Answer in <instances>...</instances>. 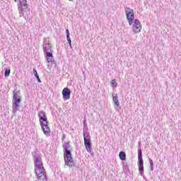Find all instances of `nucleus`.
Listing matches in <instances>:
<instances>
[{"instance_id":"obj_1","label":"nucleus","mask_w":181,"mask_h":181,"mask_svg":"<svg viewBox=\"0 0 181 181\" xmlns=\"http://www.w3.org/2000/svg\"><path fill=\"white\" fill-rule=\"evenodd\" d=\"M34 160V172L40 181H47V175H46V170L43 166V161L40 154H35L33 157Z\"/></svg>"},{"instance_id":"obj_2","label":"nucleus","mask_w":181,"mask_h":181,"mask_svg":"<svg viewBox=\"0 0 181 181\" xmlns=\"http://www.w3.org/2000/svg\"><path fill=\"white\" fill-rule=\"evenodd\" d=\"M125 13L129 26L133 25L132 30L134 33H140L141 30H142V24H141L139 20L135 19V12L134 10L127 7L125 9Z\"/></svg>"},{"instance_id":"obj_3","label":"nucleus","mask_w":181,"mask_h":181,"mask_svg":"<svg viewBox=\"0 0 181 181\" xmlns=\"http://www.w3.org/2000/svg\"><path fill=\"white\" fill-rule=\"evenodd\" d=\"M38 117L42 131L46 136H50V127H49L46 112L43 110L40 111Z\"/></svg>"},{"instance_id":"obj_4","label":"nucleus","mask_w":181,"mask_h":181,"mask_svg":"<svg viewBox=\"0 0 181 181\" xmlns=\"http://www.w3.org/2000/svg\"><path fill=\"white\" fill-rule=\"evenodd\" d=\"M62 146L65 150L64 152L65 165L66 166H69V168H74V166H76V164H74V161L73 160V156L71 155V151H70V143L64 142Z\"/></svg>"},{"instance_id":"obj_5","label":"nucleus","mask_w":181,"mask_h":181,"mask_svg":"<svg viewBox=\"0 0 181 181\" xmlns=\"http://www.w3.org/2000/svg\"><path fill=\"white\" fill-rule=\"evenodd\" d=\"M18 6L20 16H23V12H28V10L29 9L28 1L26 0H18Z\"/></svg>"},{"instance_id":"obj_6","label":"nucleus","mask_w":181,"mask_h":181,"mask_svg":"<svg viewBox=\"0 0 181 181\" xmlns=\"http://www.w3.org/2000/svg\"><path fill=\"white\" fill-rule=\"evenodd\" d=\"M83 141L86 149L90 153L91 152V139H90V134L88 132H83Z\"/></svg>"},{"instance_id":"obj_7","label":"nucleus","mask_w":181,"mask_h":181,"mask_svg":"<svg viewBox=\"0 0 181 181\" xmlns=\"http://www.w3.org/2000/svg\"><path fill=\"white\" fill-rule=\"evenodd\" d=\"M138 166L141 176L144 175V159H142V150H138Z\"/></svg>"},{"instance_id":"obj_8","label":"nucleus","mask_w":181,"mask_h":181,"mask_svg":"<svg viewBox=\"0 0 181 181\" xmlns=\"http://www.w3.org/2000/svg\"><path fill=\"white\" fill-rule=\"evenodd\" d=\"M71 90L69 88H64L62 90V97L64 100H70Z\"/></svg>"},{"instance_id":"obj_9","label":"nucleus","mask_w":181,"mask_h":181,"mask_svg":"<svg viewBox=\"0 0 181 181\" xmlns=\"http://www.w3.org/2000/svg\"><path fill=\"white\" fill-rule=\"evenodd\" d=\"M19 95H21V91L13 90V103H21L22 101V99H21Z\"/></svg>"},{"instance_id":"obj_10","label":"nucleus","mask_w":181,"mask_h":181,"mask_svg":"<svg viewBox=\"0 0 181 181\" xmlns=\"http://www.w3.org/2000/svg\"><path fill=\"white\" fill-rule=\"evenodd\" d=\"M45 57L47 59V63H52V62H54V59H53V54L52 52H45Z\"/></svg>"},{"instance_id":"obj_11","label":"nucleus","mask_w":181,"mask_h":181,"mask_svg":"<svg viewBox=\"0 0 181 181\" xmlns=\"http://www.w3.org/2000/svg\"><path fill=\"white\" fill-rule=\"evenodd\" d=\"M43 51L45 52V53H47V52H52V46L49 42H45V44L43 45Z\"/></svg>"},{"instance_id":"obj_12","label":"nucleus","mask_w":181,"mask_h":181,"mask_svg":"<svg viewBox=\"0 0 181 181\" xmlns=\"http://www.w3.org/2000/svg\"><path fill=\"white\" fill-rule=\"evenodd\" d=\"M20 104H21V102H13V106H12L13 114H16V112H18V110H19Z\"/></svg>"},{"instance_id":"obj_13","label":"nucleus","mask_w":181,"mask_h":181,"mask_svg":"<svg viewBox=\"0 0 181 181\" xmlns=\"http://www.w3.org/2000/svg\"><path fill=\"white\" fill-rule=\"evenodd\" d=\"M66 33L67 42L70 46L71 49H73V47L71 46V38H70V31H69V29L66 30Z\"/></svg>"},{"instance_id":"obj_14","label":"nucleus","mask_w":181,"mask_h":181,"mask_svg":"<svg viewBox=\"0 0 181 181\" xmlns=\"http://www.w3.org/2000/svg\"><path fill=\"white\" fill-rule=\"evenodd\" d=\"M119 158L121 160H125L127 159V154H125V152L120 151L119 153Z\"/></svg>"},{"instance_id":"obj_15","label":"nucleus","mask_w":181,"mask_h":181,"mask_svg":"<svg viewBox=\"0 0 181 181\" xmlns=\"http://www.w3.org/2000/svg\"><path fill=\"white\" fill-rule=\"evenodd\" d=\"M112 98L115 105H117V107H119V100H118V95H115L114 94H112Z\"/></svg>"},{"instance_id":"obj_16","label":"nucleus","mask_w":181,"mask_h":181,"mask_svg":"<svg viewBox=\"0 0 181 181\" xmlns=\"http://www.w3.org/2000/svg\"><path fill=\"white\" fill-rule=\"evenodd\" d=\"M123 170L125 173H128V172H129V165H128L127 163H123Z\"/></svg>"},{"instance_id":"obj_17","label":"nucleus","mask_w":181,"mask_h":181,"mask_svg":"<svg viewBox=\"0 0 181 181\" xmlns=\"http://www.w3.org/2000/svg\"><path fill=\"white\" fill-rule=\"evenodd\" d=\"M33 74L35 77H36L38 83H42V81L40 80V78H39V75L37 74V71H36V69H33Z\"/></svg>"},{"instance_id":"obj_18","label":"nucleus","mask_w":181,"mask_h":181,"mask_svg":"<svg viewBox=\"0 0 181 181\" xmlns=\"http://www.w3.org/2000/svg\"><path fill=\"white\" fill-rule=\"evenodd\" d=\"M112 87H117V80L115 79H112L111 81V83H110Z\"/></svg>"},{"instance_id":"obj_19","label":"nucleus","mask_w":181,"mask_h":181,"mask_svg":"<svg viewBox=\"0 0 181 181\" xmlns=\"http://www.w3.org/2000/svg\"><path fill=\"white\" fill-rule=\"evenodd\" d=\"M9 74H11V69H6L4 72L5 77H9Z\"/></svg>"},{"instance_id":"obj_20","label":"nucleus","mask_w":181,"mask_h":181,"mask_svg":"<svg viewBox=\"0 0 181 181\" xmlns=\"http://www.w3.org/2000/svg\"><path fill=\"white\" fill-rule=\"evenodd\" d=\"M149 163H150V169L151 171L153 170V160L152 159L149 158Z\"/></svg>"},{"instance_id":"obj_21","label":"nucleus","mask_w":181,"mask_h":181,"mask_svg":"<svg viewBox=\"0 0 181 181\" xmlns=\"http://www.w3.org/2000/svg\"><path fill=\"white\" fill-rule=\"evenodd\" d=\"M69 2H73V1H74V0H69Z\"/></svg>"},{"instance_id":"obj_22","label":"nucleus","mask_w":181,"mask_h":181,"mask_svg":"<svg viewBox=\"0 0 181 181\" xmlns=\"http://www.w3.org/2000/svg\"><path fill=\"white\" fill-rule=\"evenodd\" d=\"M15 2H18V0H14Z\"/></svg>"}]
</instances>
